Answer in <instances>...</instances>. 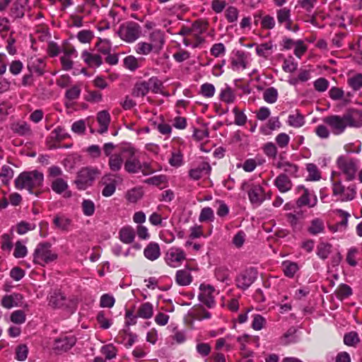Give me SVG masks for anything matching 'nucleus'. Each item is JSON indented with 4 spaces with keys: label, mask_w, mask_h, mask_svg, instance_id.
<instances>
[{
    "label": "nucleus",
    "mask_w": 362,
    "mask_h": 362,
    "mask_svg": "<svg viewBox=\"0 0 362 362\" xmlns=\"http://www.w3.org/2000/svg\"><path fill=\"white\" fill-rule=\"evenodd\" d=\"M335 135L342 134L346 127H359L362 125L361 113L358 111L348 112L342 115H329L323 119Z\"/></svg>",
    "instance_id": "nucleus-1"
},
{
    "label": "nucleus",
    "mask_w": 362,
    "mask_h": 362,
    "mask_svg": "<svg viewBox=\"0 0 362 362\" xmlns=\"http://www.w3.org/2000/svg\"><path fill=\"white\" fill-rule=\"evenodd\" d=\"M44 175L37 170L25 171L19 174L15 180V186L18 189H26L31 194L34 190L42 187Z\"/></svg>",
    "instance_id": "nucleus-2"
},
{
    "label": "nucleus",
    "mask_w": 362,
    "mask_h": 362,
    "mask_svg": "<svg viewBox=\"0 0 362 362\" xmlns=\"http://www.w3.org/2000/svg\"><path fill=\"white\" fill-rule=\"evenodd\" d=\"M332 195L341 202L353 200L356 194V184L351 181H341L332 179Z\"/></svg>",
    "instance_id": "nucleus-3"
},
{
    "label": "nucleus",
    "mask_w": 362,
    "mask_h": 362,
    "mask_svg": "<svg viewBox=\"0 0 362 362\" xmlns=\"http://www.w3.org/2000/svg\"><path fill=\"white\" fill-rule=\"evenodd\" d=\"M52 245L49 243H39L33 252V262L41 266L49 264L57 258V255L51 249Z\"/></svg>",
    "instance_id": "nucleus-4"
},
{
    "label": "nucleus",
    "mask_w": 362,
    "mask_h": 362,
    "mask_svg": "<svg viewBox=\"0 0 362 362\" xmlns=\"http://www.w3.org/2000/svg\"><path fill=\"white\" fill-rule=\"evenodd\" d=\"M337 165L347 181H352L356 178L358 169V160L357 159L347 156H341L337 158Z\"/></svg>",
    "instance_id": "nucleus-5"
},
{
    "label": "nucleus",
    "mask_w": 362,
    "mask_h": 362,
    "mask_svg": "<svg viewBox=\"0 0 362 362\" xmlns=\"http://www.w3.org/2000/svg\"><path fill=\"white\" fill-rule=\"evenodd\" d=\"M117 33L122 40L132 43L140 37L141 28L134 21H127L120 25Z\"/></svg>",
    "instance_id": "nucleus-6"
},
{
    "label": "nucleus",
    "mask_w": 362,
    "mask_h": 362,
    "mask_svg": "<svg viewBox=\"0 0 362 362\" xmlns=\"http://www.w3.org/2000/svg\"><path fill=\"white\" fill-rule=\"evenodd\" d=\"M122 156L124 159V170L129 173H136L141 168V162L137 155V151L131 146L122 148Z\"/></svg>",
    "instance_id": "nucleus-7"
},
{
    "label": "nucleus",
    "mask_w": 362,
    "mask_h": 362,
    "mask_svg": "<svg viewBox=\"0 0 362 362\" xmlns=\"http://www.w3.org/2000/svg\"><path fill=\"white\" fill-rule=\"evenodd\" d=\"M99 174L100 172L96 168L91 167L83 168L78 171L74 182L78 189L84 190L92 185Z\"/></svg>",
    "instance_id": "nucleus-8"
},
{
    "label": "nucleus",
    "mask_w": 362,
    "mask_h": 362,
    "mask_svg": "<svg viewBox=\"0 0 362 362\" xmlns=\"http://www.w3.org/2000/svg\"><path fill=\"white\" fill-rule=\"evenodd\" d=\"M296 192L300 194L299 198L296 201V204L299 207L308 206L310 208L315 206L317 202V198L308 189L303 185H299L296 187Z\"/></svg>",
    "instance_id": "nucleus-9"
},
{
    "label": "nucleus",
    "mask_w": 362,
    "mask_h": 362,
    "mask_svg": "<svg viewBox=\"0 0 362 362\" xmlns=\"http://www.w3.org/2000/svg\"><path fill=\"white\" fill-rule=\"evenodd\" d=\"M257 271L255 268H249L240 273L235 279V284L238 288L247 289L256 280Z\"/></svg>",
    "instance_id": "nucleus-10"
},
{
    "label": "nucleus",
    "mask_w": 362,
    "mask_h": 362,
    "mask_svg": "<svg viewBox=\"0 0 362 362\" xmlns=\"http://www.w3.org/2000/svg\"><path fill=\"white\" fill-rule=\"evenodd\" d=\"M49 305L54 308L72 309L75 305V301L66 298L60 291H54L49 297Z\"/></svg>",
    "instance_id": "nucleus-11"
},
{
    "label": "nucleus",
    "mask_w": 362,
    "mask_h": 362,
    "mask_svg": "<svg viewBox=\"0 0 362 362\" xmlns=\"http://www.w3.org/2000/svg\"><path fill=\"white\" fill-rule=\"evenodd\" d=\"M250 63V54L238 50L230 59V68L234 71H240L247 68Z\"/></svg>",
    "instance_id": "nucleus-12"
},
{
    "label": "nucleus",
    "mask_w": 362,
    "mask_h": 362,
    "mask_svg": "<svg viewBox=\"0 0 362 362\" xmlns=\"http://www.w3.org/2000/svg\"><path fill=\"white\" fill-rule=\"evenodd\" d=\"M186 259L184 251L177 247L170 248L165 255L166 264L171 267H177Z\"/></svg>",
    "instance_id": "nucleus-13"
},
{
    "label": "nucleus",
    "mask_w": 362,
    "mask_h": 362,
    "mask_svg": "<svg viewBox=\"0 0 362 362\" xmlns=\"http://www.w3.org/2000/svg\"><path fill=\"white\" fill-rule=\"evenodd\" d=\"M200 293L198 296L199 300L209 308L215 305L214 292L215 289L210 285L201 284L199 286Z\"/></svg>",
    "instance_id": "nucleus-14"
},
{
    "label": "nucleus",
    "mask_w": 362,
    "mask_h": 362,
    "mask_svg": "<svg viewBox=\"0 0 362 362\" xmlns=\"http://www.w3.org/2000/svg\"><path fill=\"white\" fill-rule=\"evenodd\" d=\"M76 339L74 336H63L54 340V349L57 353L65 352L71 349L76 344Z\"/></svg>",
    "instance_id": "nucleus-15"
},
{
    "label": "nucleus",
    "mask_w": 362,
    "mask_h": 362,
    "mask_svg": "<svg viewBox=\"0 0 362 362\" xmlns=\"http://www.w3.org/2000/svg\"><path fill=\"white\" fill-rule=\"evenodd\" d=\"M249 199L252 205L259 206L266 199L263 188L259 185H252L248 191Z\"/></svg>",
    "instance_id": "nucleus-16"
},
{
    "label": "nucleus",
    "mask_w": 362,
    "mask_h": 362,
    "mask_svg": "<svg viewBox=\"0 0 362 362\" xmlns=\"http://www.w3.org/2000/svg\"><path fill=\"white\" fill-rule=\"evenodd\" d=\"M274 185L281 193L291 189L293 184L289 177L285 173L279 174L274 180Z\"/></svg>",
    "instance_id": "nucleus-17"
},
{
    "label": "nucleus",
    "mask_w": 362,
    "mask_h": 362,
    "mask_svg": "<svg viewBox=\"0 0 362 362\" xmlns=\"http://www.w3.org/2000/svg\"><path fill=\"white\" fill-rule=\"evenodd\" d=\"M23 296L20 293H13L11 295H6L1 300V305L7 309L21 305Z\"/></svg>",
    "instance_id": "nucleus-18"
},
{
    "label": "nucleus",
    "mask_w": 362,
    "mask_h": 362,
    "mask_svg": "<svg viewBox=\"0 0 362 362\" xmlns=\"http://www.w3.org/2000/svg\"><path fill=\"white\" fill-rule=\"evenodd\" d=\"M276 18L279 24L284 25L287 30L292 29V21L291 18V10L286 7L276 11Z\"/></svg>",
    "instance_id": "nucleus-19"
},
{
    "label": "nucleus",
    "mask_w": 362,
    "mask_h": 362,
    "mask_svg": "<svg viewBox=\"0 0 362 362\" xmlns=\"http://www.w3.org/2000/svg\"><path fill=\"white\" fill-rule=\"evenodd\" d=\"M160 255V248L157 243H149L144 250V257L152 262L158 259Z\"/></svg>",
    "instance_id": "nucleus-20"
},
{
    "label": "nucleus",
    "mask_w": 362,
    "mask_h": 362,
    "mask_svg": "<svg viewBox=\"0 0 362 362\" xmlns=\"http://www.w3.org/2000/svg\"><path fill=\"white\" fill-rule=\"evenodd\" d=\"M211 168L208 163H200L197 167L189 171V176L194 180H199L203 175L209 174Z\"/></svg>",
    "instance_id": "nucleus-21"
},
{
    "label": "nucleus",
    "mask_w": 362,
    "mask_h": 362,
    "mask_svg": "<svg viewBox=\"0 0 362 362\" xmlns=\"http://www.w3.org/2000/svg\"><path fill=\"white\" fill-rule=\"evenodd\" d=\"M276 167L280 170L284 171L283 173H285L287 175H290L291 177H297L296 173L298 170V167L289 161H287L283 158H281L276 164Z\"/></svg>",
    "instance_id": "nucleus-22"
},
{
    "label": "nucleus",
    "mask_w": 362,
    "mask_h": 362,
    "mask_svg": "<svg viewBox=\"0 0 362 362\" xmlns=\"http://www.w3.org/2000/svg\"><path fill=\"white\" fill-rule=\"evenodd\" d=\"M45 64L40 58H31L28 63V69L31 74L42 76L45 73Z\"/></svg>",
    "instance_id": "nucleus-23"
},
{
    "label": "nucleus",
    "mask_w": 362,
    "mask_h": 362,
    "mask_svg": "<svg viewBox=\"0 0 362 362\" xmlns=\"http://www.w3.org/2000/svg\"><path fill=\"white\" fill-rule=\"evenodd\" d=\"M175 281L179 286H185L192 281V276L189 268L177 270L175 274Z\"/></svg>",
    "instance_id": "nucleus-24"
},
{
    "label": "nucleus",
    "mask_w": 362,
    "mask_h": 362,
    "mask_svg": "<svg viewBox=\"0 0 362 362\" xmlns=\"http://www.w3.org/2000/svg\"><path fill=\"white\" fill-rule=\"evenodd\" d=\"M81 58L90 67H99L103 64L100 55L92 54L87 50L83 51Z\"/></svg>",
    "instance_id": "nucleus-25"
},
{
    "label": "nucleus",
    "mask_w": 362,
    "mask_h": 362,
    "mask_svg": "<svg viewBox=\"0 0 362 362\" xmlns=\"http://www.w3.org/2000/svg\"><path fill=\"white\" fill-rule=\"evenodd\" d=\"M97 121L100 126L98 132L101 134L106 132L110 122V115L109 112L106 110L99 112L97 115Z\"/></svg>",
    "instance_id": "nucleus-26"
},
{
    "label": "nucleus",
    "mask_w": 362,
    "mask_h": 362,
    "mask_svg": "<svg viewBox=\"0 0 362 362\" xmlns=\"http://www.w3.org/2000/svg\"><path fill=\"white\" fill-rule=\"evenodd\" d=\"M124 159L122 151L120 153H114L109 157L108 165L112 171L117 172L124 164Z\"/></svg>",
    "instance_id": "nucleus-27"
},
{
    "label": "nucleus",
    "mask_w": 362,
    "mask_h": 362,
    "mask_svg": "<svg viewBox=\"0 0 362 362\" xmlns=\"http://www.w3.org/2000/svg\"><path fill=\"white\" fill-rule=\"evenodd\" d=\"M53 223L59 230L68 231L71 226V220L64 215H57L53 219Z\"/></svg>",
    "instance_id": "nucleus-28"
},
{
    "label": "nucleus",
    "mask_w": 362,
    "mask_h": 362,
    "mask_svg": "<svg viewBox=\"0 0 362 362\" xmlns=\"http://www.w3.org/2000/svg\"><path fill=\"white\" fill-rule=\"evenodd\" d=\"M137 316L143 319H150L153 315V306L149 303H142L138 308Z\"/></svg>",
    "instance_id": "nucleus-29"
},
{
    "label": "nucleus",
    "mask_w": 362,
    "mask_h": 362,
    "mask_svg": "<svg viewBox=\"0 0 362 362\" xmlns=\"http://www.w3.org/2000/svg\"><path fill=\"white\" fill-rule=\"evenodd\" d=\"M287 123L289 126L294 128H300L305 124L304 116L299 112L296 111L288 115Z\"/></svg>",
    "instance_id": "nucleus-30"
},
{
    "label": "nucleus",
    "mask_w": 362,
    "mask_h": 362,
    "mask_svg": "<svg viewBox=\"0 0 362 362\" xmlns=\"http://www.w3.org/2000/svg\"><path fill=\"white\" fill-rule=\"evenodd\" d=\"M134 238L135 232L132 227H124L119 230V239L124 243H132Z\"/></svg>",
    "instance_id": "nucleus-31"
},
{
    "label": "nucleus",
    "mask_w": 362,
    "mask_h": 362,
    "mask_svg": "<svg viewBox=\"0 0 362 362\" xmlns=\"http://www.w3.org/2000/svg\"><path fill=\"white\" fill-rule=\"evenodd\" d=\"M324 229V221L319 218H316L310 221V224L308 228V231L311 235H317L320 233H322Z\"/></svg>",
    "instance_id": "nucleus-32"
},
{
    "label": "nucleus",
    "mask_w": 362,
    "mask_h": 362,
    "mask_svg": "<svg viewBox=\"0 0 362 362\" xmlns=\"http://www.w3.org/2000/svg\"><path fill=\"white\" fill-rule=\"evenodd\" d=\"M68 187L67 182L60 177L54 179L51 184L52 189L59 194L66 192Z\"/></svg>",
    "instance_id": "nucleus-33"
},
{
    "label": "nucleus",
    "mask_w": 362,
    "mask_h": 362,
    "mask_svg": "<svg viewBox=\"0 0 362 362\" xmlns=\"http://www.w3.org/2000/svg\"><path fill=\"white\" fill-rule=\"evenodd\" d=\"M347 84L354 91H358L362 88V74L358 73L349 76Z\"/></svg>",
    "instance_id": "nucleus-34"
},
{
    "label": "nucleus",
    "mask_w": 362,
    "mask_h": 362,
    "mask_svg": "<svg viewBox=\"0 0 362 362\" xmlns=\"http://www.w3.org/2000/svg\"><path fill=\"white\" fill-rule=\"evenodd\" d=\"M149 92L146 81H141L136 83L132 90V95L134 97H142L148 94Z\"/></svg>",
    "instance_id": "nucleus-35"
},
{
    "label": "nucleus",
    "mask_w": 362,
    "mask_h": 362,
    "mask_svg": "<svg viewBox=\"0 0 362 362\" xmlns=\"http://www.w3.org/2000/svg\"><path fill=\"white\" fill-rule=\"evenodd\" d=\"M150 40L154 48H160L164 43L163 34L159 30H154L151 33Z\"/></svg>",
    "instance_id": "nucleus-36"
},
{
    "label": "nucleus",
    "mask_w": 362,
    "mask_h": 362,
    "mask_svg": "<svg viewBox=\"0 0 362 362\" xmlns=\"http://www.w3.org/2000/svg\"><path fill=\"white\" fill-rule=\"evenodd\" d=\"M101 354L107 360L115 358L117 354V348L112 344L103 346L100 349Z\"/></svg>",
    "instance_id": "nucleus-37"
},
{
    "label": "nucleus",
    "mask_w": 362,
    "mask_h": 362,
    "mask_svg": "<svg viewBox=\"0 0 362 362\" xmlns=\"http://www.w3.org/2000/svg\"><path fill=\"white\" fill-rule=\"evenodd\" d=\"M144 192L142 188L134 187L129 189L126 195L127 199L132 203H135L143 197Z\"/></svg>",
    "instance_id": "nucleus-38"
},
{
    "label": "nucleus",
    "mask_w": 362,
    "mask_h": 362,
    "mask_svg": "<svg viewBox=\"0 0 362 362\" xmlns=\"http://www.w3.org/2000/svg\"><path fill=\"white\" fill-rule=\"evenodd\" d=\"M13 131L21 135L25 136L31 133L30 126L26 122H18L12 126Z\"/></svg>",
    "instance_id": "nucleus-39"
},
{
    "label": "nucleus",
    "mask_w": 362,
    "mask_h": 362,
    "mask_svg": "<svg viewBox=\"0 0 362 362\" xmlns=\"http://www.w3.org/2000/svg\"><path fill=\"white\" fill-rule=\"evenodd\" d=\"M335 294L338 299L343 300L352 294V289L346 284H341L337 288Z\"/></svg>",
    "instance_id": "nucleus-40"
},
{
    "label": "nucleus",
    "mask_w": 362,
    "mask_h": 362,
    "mask_svg": "<svg viewBox=\"0 0 362 362\" xmlns=\"http://www.w3.org/2000/svg\"><path fill=\"white\" fill-rule=\"evenodd\" d=\"M1 247L4 251L10 252L13 248L12 234L4 233L1 236Z\"/></svg>",
    "instance_id": "nucleus-41"
},
{
    "label": "nucleus",
    "mask_w": 362,
    "mask_h": 362,
    "mask_svg": "<svg viewBox=\"0 0 362 362\" xmlns=\"http://www.w3.org/2000/svg\"><path fill=\"white\" fill-rule=\"evenodd\" d=\"M11 321L16 325H22L26 320V315L23 310H14L10 315Z\"/></svg>",
    "instance_id": "nucleus-42"
},
{
    "label": "nucleus",
    "mask_w": 362,
    "mask_h": 362,
    "mask_svg": "<svg viewBox=\"0 0 362 362\" xmlns=\"http://www.w3.org/2000/svg\"><path fill=\"white\" fill-rule=\"evenodd\" d=\"M169 163L173 167H180L183 163V155L180 150H174L172 152L171 158L169 159Z\"/></svg>",
    "instance_id": "nucleus-43"
},
{
    "label": "nucleus",
    "mask_w": 362,
    "mask_h": 362,
    "mask_svg": "<svg viewBox=\"0 0 362 362\" xmlns=\"http://www.w3.org/2000/svg\"><path fill=\"white\" fill-rule=\"evenodd\" d=\"M278 98L277 90L273 87L267 88L263 93V98L268 103H274Z\"/></svg>",
    "instance_id": "nucleus-44"
},
{
    "label": "nucleus",
    "mask_w": 362,
    "mask_h": 362,
    "mask_svg": "<svg viewBox=\"0 0 362 362\" xmlns=\"http://www.w3.org/2000/svg\"><path fill=\"white\" fill-rule=\"evenodd\" d=\"M153 45L146 42H139L135 45V52L139 54L147 55L153 49Z\"/></svg>",
    "instance_id": "nucleus-45"
},
{
    "label": "nucleus",
    "mask_w": 362,
    "mask_h": 362,
    "mask_svg": "<svg viewBox=\"0 0 362 362\" xmlns=\"http://www.w3.org/2000/svg\"><path fill=\"white\" fill-rule=\"evenodd\" d=\"M331 245L329 243H321L317 245V255L322 259H325L328 257L331 252Z\"/></svg>",
    "instance_id": "nucleus-46"
},
{
    "label": "nucleus",
    "mask_w": 362,
    "mask_h": 362,
    "mask_svg": "<svg viewBox=\"0 0 362 362\" xmlns=\"http://www.w3.org/2000/svg\"><path fill=\"white\" fill-rule=\"evenodd\" d=\"M13 176V170L8 165H3L1 168L0 179L4 184H7Z\"/></svg>",
    "instance_id": "nucleus-47"
},
{
    "label": "nucleus",
    "mask_w": 362,
    "mask_h": 362,
    "mask_svg": "<svg viewBox=\"0 0 362 362\" xmlns=\"http://www.w3.org/2000/svg\"><path fill=\"white\" fill-rule=\"evenodd\" d=\"M226 52V49L225 45L221 43H216L212 45V47L210 49V53L212 56H214L216 58L221 57L225 55Z\"/></svg>",
    "instance_id": "nucleus-48"
},
{
    "label": "nucleus",
    "mask_w": 362,
    "mask_h": 362,
    "mask_svg": "<svg viewBox=\"0 0 362 362\" xmlns=\"http://www.w3.org/2000/svg\"><path fill=\"white\" fill-rule=\"evenodd\" d=\"M281 122L279 121V117H273L268 120L265 127L261 128V131L264 134H267L266 130L267 128H268L271 131H274L277 129H279L281 127Z\"/></svg>",
    "instance_id": "nucleus-49"
},
{
    "label": "nucleus",
    "mask_w": 362,
    "mask_h": 362,
    "mask_svg": "<svg viewBox=\"0 0 362 362\" xmlns=\"http://www.w3.org/2000/svg\"><path fill=\"white\" fill-rule=\"evenodd\" d=\"M214 219V211L210 207H204L202 209L199 221L200 222L213 221Z\"/></svg>",
    "instance_id": "nucleus-50"
},
{
    "label": "nucleus",
    "mask_w": 362,
    "mask_h": 362,
    "mask_svg": "<svg viewBox=\"0 0 362 362\" xmlns=\"http://www.w3.org/2000/svg\"><path fill=\"white\" fill-rule=\"evenodd\" d=\"M306 169L308 173V179L310 180H319L321 178L320 173L316 165L313 163H308L306 165Z\"/></svg>",
    "instance_id": "nucleus-51"
},
{
    "label": "nucleus",
    "mask_w": 362,
    "mask_h": 362,
    "mask_svg": "<svg viewBox=\"0 0 362 362\" xmlns=\"http://www.w3.org/2000/svg\"><path fill=\"white\" fill-rule=\"evenodd\" d=\"M83 213L86 216L93 215L95 212V204L90 199H84L81 204Z\"/></svg>",
    "instance_id": "nucleus-52"
},
{
    "label": "nucleus",
    "mask_w": 362,
    "mask_h": 362,
    "mask_svg": "<svg viewBox=\"0 0 362 362\" xmlns=\"http://www.w3.org/2000/svg\"><path fill=\"white\" fill-rule=\"evenodd\" d=\"M28 249L26 246L18 240L15 244L13 256L16 258H23L27 255Z\"/></svg>",
    "instance_id": "nucleus-53"
},
{
    "label": "nucleus",
    "mask_w": 362,
    "mask_h": 362,
    "mask_svg": "<svg viewBox=\"0 0 362 362\" xmlns=\"http://www.w3.org/2000/svg\"><path fill=\"white\" fill-rule=\"evenodd\" d=\"M28 354V348L25 344H20L16 348V359L19 361H24Z\"/></svg>",
    "instance_id": "nucleus-54"
},
{
    "label": "nucleus",
    "mask_w": 362,
    "mask_h": 362,
    "mask_svg": "<svg viewBox=\"0 0 362 362\" xmlns=\"http://www.w3.org/2000/svg\"><path fill=\"white\" fill-rule=\"evenodd\" d=\"M77 39L81 43H89L94 37L93 33L90 30H83L78 33Z\"/></svg>",
    "instance_id": "nucleus-55"
},
{
    "label": "nucleus",
    "mask_w": 362,
    "mask_h": 362,
    "mask_svg": "<svg viewBox=\"0 0 362 362\" xmlns=\"http://www.w3.org/2000/svg\"><path fill=\"white\" fill-rule=\"evenodd\" d=\"M148 90L158 93L160 90L162 83L160 80L156 77H152L146 81Z\"/></svg>",
    "instance_id": "nucleus-56"
},
{
    "label": "nucleus",
    "mask_w": 362,
    "mask_h": 362,
    "mask_svg": "<svg viewBox=\"0 0 362 362\" xmlns=\"http://www.w3.org/2000/svg\"><path fill=\"white\" fill-rule=\"evenodd\" d=\"M220 98L226 103H231L235 100V95L230 88L227 87L223 89L220 93Z\"/></svg>",
    "instance_id": "nucleus-57"
},
{
    "label": "nucleus",
    "mask_w": 362,
    "mask_h": 362,
    "mask_svg": "<svg viewBox=\"0 0 362 362\" xmlns=\"http://www.w3.org/2000/svg\"><path fill=\"white\" fill-rule=\"evenodd\" d=\"M272 49V45L269 42L261 44L256 47V52L259 57H267Z\"/></svg>",
    "instance_id": "nucleus-58"
},
{
    "label": "nucleus",
    "mask_w": 362,
    "mask_h": 362,
    "mask_svg": "<svg viewBox=\"0 0 362 362\" xmlns=\"http://www.w3.org/2000/svg\"><path fill=\"white\" fill-rule=\"evenodd\" d=\"M124 64L130 71H135L139 67L138 59L132 55L127 56L124 59Z\"/></svg>",
    "instance_id": "nucleus-59"
},
{
    "label": "nucleus",
    "mask_w": 362,
    "mask_h": 362,
    "mask_svg": "<svg viewBox=\"0 0 362 362\" xmlns=\"http://www.w3.org/2000/svg\"><path fill=\"white\" fill-rule=\"evenodd\" d=\"M35 228V224L29 223L25 221H21L17 224L16 231L19 235H23L29 230H34Z\"/></svg>",
    "instance_id": "nucleus-60"
},
{
    "label": "nucleus",
    "mask_w": 362,
    "mask_h": 362,
    "mask_svg": "<svg viewBox=\"0 0 362 362\" xmlns=\"http://www.w3.org/2000/svg\"><path fill=\"white\" fill-rule=\"evenodd\" d=\"M200 92L206 98H211L215 93V87L211 83H204L201 86Z\"/></svg>",
    "instance_id": "nucleus-61"
},
{
    "label": "nucleus",
    "mask_w": 362,
    "mask_h": 362,
    "mask_svg": "<svg viewBox=\"0 0 362 362\" xmlns=\"http://www.w3.org/2000/svg\"><path fill=\"white\" fill-rule=\"evenodd\" d=\"M282 67L286 72L293 73L297 69L298 64L292 57H289L284 61Z\"/></svg>",
    "instance_id": "nucleus-62"
},
{
    "label": "nucleus",
    "mask_w": 362,
    "mask_h": 362,
    "mask_svg": "<svg viewBox=\"0 0 362 362\" xmlns=\"http://www.w3.org/2000/svg\"><path fill=\"white\" fill-rule=\"evenodd\" d=\"M344 342L348 346H354L359 342V338L356 332H351L344 335Z\"/></svg>",
    "instance_id": "nucleus-63"
},
{
    "label": "nucleus",
    "mask_w": 362,
    "mask_h": 362,
    "mask_svg": "<svg viewBox=\"0 0 362 362\" xmlns=\"http://www.w3.org/2000/svg\"><path fill=\"white\" fill-rule=\"evenodd\" d=\"M276 21L273 16L267 15L262 18V28L266 30H272L275 27Z\"/></svg>",
    "instance_id": "nucleus-64"
}]
</instances>
